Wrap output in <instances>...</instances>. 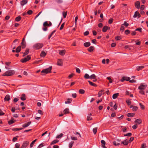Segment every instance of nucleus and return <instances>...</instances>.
I'll return each instance as SVG.
<instances>
[{
    "label": "nucleus",
    "instance_id": "1",
    "mask_svg": "<svg viewBox=\"0 0 148 148\" xmlns=\"http://www.w3.org/2000/svg\"><path fill=\"white\" fill-rule=\"evenodd\" d=\"M52 66H50L49 68L43 69L41 71V75H43L46 74L51 72L52 70Z\"/></svg>",
    "mask_w": 148,
    "mask_h": 148
},
{
    "label": "nucleus",
    "instance_id": "2",
    "mask_svg": "<svg viewBox=\"0 0 148 148\" xmlns=\"http://www.w3.org/2000/svg\"><path fill=\"white\" fill-rule=\"evenodd\" d=\"M15 71L13 70H10L7 71L2 75L3 76H11L14 74Z\"/></svg>",
    "mask_w": 148,
    "mask_h": 148
},
{
    "label": "nucleus",
    "instance_id": "3",
    "mask_svg": "<svg viewBox=\"0 0 148 148\" xmlns=\"http://www.w3.org/2000/svg\"><path fill=\"white\" fill-rule=\"evenodd\" d=\"M43 45L42 43H37L34 44L33 46L34 49L36 50L38 49L41 48Z\"/></svg>",
    "mask_w": 148,
    "mask_h": 148
},
{
    "label": "nucleus",
    "instance_id": "4",
    "mask_svg": "<svg viewBox=\"0 0 148 148\" xmlns=\"http://www.w3.org/2000/svg\"><path fill=\"white\" fill-rule=\"evenodd\" d=\"M31 58V56L29 55H28L27 56L26 58L21 59V61L22 63H25L28 61Z\"/></svg>",
    "mask_w": 148,
    "mask_h": 148
},
{
    "label": "nucleus",
    "instance_id": "5",
    "mask_svg": "<svg viewBox=\"0 0 148 148\" xmlns=\"http://www.w3.org/2000/svg\"><path fill=\"white\" fill-rule=\"evenodd\" d=\"M147 87V85L141 83L140 86L138 87V89L140 90H144Z\"/></svg>",
    "mask_w": 148,
    "mask_h": 148
},
{
    "label": "nucleus",
    "instance_id": "6",
    "mask_svg": "<svg viewBox=\"0 0 148 148\" xmlns=\"http://www.w3.org/2000/svg\"><path fill=\"white\" fill-rule=\"evenodd\" d=\"M29 144V143L28 141H24L20 148H26Z\"/></svg>",
    "mask_w": 148,
    "mask_h": 148
},
{
    "label": "nucleus",
    "instance_id": "7",
    "mask_svg": "<svg viewBox=\"0 0 148 148\" xmlns=\"http://www.w3.org/2000/svg\"><path fill=\"white\" fill-rule=\"evenodd\" d=\"M130 79V78L128 77H123L121 79V81L123 82L124 81H129Z\"/></svg>",
    "mask_w": 148,
    "mask_h": 148
},
{
    "label": "nucleus",
    "instance_id": "8",
    "mask_svg": "<svg viewBox=\"0 0 148 148\" xmlns=\"http://www.w3.org/2000/svg\"><path fill=\"white\" fill-rule=\"evenodd\" d=\"M137 16H138V18H139L140 17V15L138 12L136 11L134 13V14L133 16V17L134 18H136Z\"/></svg>",
    "mask_w": 148,
    "mask_h": 148
},
{
    "label": "nucleus",
    "instance_id": "9",
    "mask_svg": "<svg viewBox=\"0 0 148 148\" xmlns=\"http://www.w3.org/2000/svg\"><path fill=\"white\" fill-rule=\"evenodd\" d=\"M31 123V121L29 122H27V123H25L23 125L22 127L23 128L26 127L28 126Z\"/></svg>",
    "mask_w": 148,
    "mask_h": 148
},
{
    "label": "nucleus",
    "instance_id": "10",
    "mask_svg": "<svg viewBox=\"0 0 148 148\" xmlns=\"http://www.w3.org/2000/svg\"><path fill=\"white\" fill-rule=\"evenodd\" d=\"M66 52V50L64 49L60 50L59 51V54L60 55L63 56L65 55Z\"/></svg>",
    "mask_w": 148,
    "mask_h": 148
},
{
    "label": "nucleus",
    "instance_id": "11",
    "mask_svg": "<svg viewBox=\"0 0 148 148\" xmlns=\"http://www.w3.org/2000/svg\"><path fill=\"white\" fill-rule=\"evenodd\" d=\"M135 7L138 9H139L140 6V2L139 1H136L135 4Z\"/></svg>",
    "mask_w": 148,
    "mask_h": 148
},
{
    "label": "nucleus",
    "instance_id": "12",
    "mask_svg": "<svg viewBox=\"0 0 148 148\" xmlns=\"http://www.w3.org/2000/svg\"><path fill=\"white\" fill-rule=\"evenodd\" d=\"M59 142V140L58 139L52 141L50 143V145H52L55 144Z\"/></svg>",
    "mask_w": 148,
    "mask_h": 148
},
{
    "label": "nucleus",
    "instance_id": "13",
    "mask_svg": "<svg viewBox=\"0 0 148 148\" xmlns=\"http://www.w3.org/2000/svg\"><path fill=\"white\" fill-rule=\"evenodd\" d=\"M25 40L24 38H23L22 40V41L21 43V45H22V48H24L26 47V43L25 42H24V41Z\"/></svg>",
    "mask_w": 148,
    "mask_h": 148
},
{
    "label": "nucleus",
    "instance_id": "14",
    "mask_svg": "<svg viewBox=\"0 0 148 148\" xmlns=\"http://www.w3.org/2000/svg\"><path fill=\"white\" fill-rule=\"evenodd\" d=\"M29 49H26L25 52L23 53V56L24 57L26 55H27L29 53Z\"/></svg>",
    "mask_w": 148,
    "mask_h": 148
},
{
    "label": "nucleus",
    "instance_id": "15",
    "mask_svg": "<svg viewBox=\"0 0 148 148\" xmlns=\"http://www.w3.org/2000/svg\"><path fill=\"white\" fill-rule=\"evenodd\" d=\"M104 90H101L99 91L98 93V97H101V95L102 94H104Z\"/></svg>",
    "mask_w": 148,
    "mask_h": 148
},
{
    "label": "nucleus",
    "instance_id": "16",
    "mask_svg": "<svg viewBox=\"0 0 148 148\" xmlns=\"http://www.w3.org/2000/svg\"><path fill=\"white\" fill-rule=\"evenodd\" d=\"M10 96L8 95H7L4 98V100L5 101H8L10 100Z\"/></svg>",
    "mask_w": 148,
    "mask_h": 148
},
{
    "label": "nucleus",
    "instance_id": "17",
    "mask_svg": "<svg viewBox=\"0 0 148 148\" xmlns=\"http://www.w3.org/2000/svg\"><path fill=\"white\" fill-rule=\"evenodd\" d=\"M101 146L102 147L104 148H106V147H105V144L106 142L103 140H102L101 141Z\"/></svg>",
    "mask_w": 148,
    "mask_h": 148
},
{
    "label": "nucleus",
    "instance_id": "18",
    "mask_svg": "<svg viewBox=\"0 0 148 148\" xmlns=\"http://www.w3.org/2000/svg\"><path fill=\"white\" fill-rule=\"evenodd\" d=\"M27 2V0H22L21 2V4L22 5H24Z\"/></svg>",
    "mask_w": 148,
    "mask_h": 148
},
{
    "label": "nucleus",
    "instance_id": "19",
    "mask_svg": "<svg viewBox=\"0 0 148 148\" xmlns=\"http://www.w3.org/2000/svg\"><path fill=\"white\" fill-rule=\"evenodd\" d=\"M62 60H58L57 62L58 65L60 66H62Z\"/></svg>",
    "mask_w": 148,
    "mask_h": 148
},
{
    "label": "nucleus",
    "instance_id": "20",
    "mask_svg": "<svg viewBox=\"0 0 148 148\" xmlns=\"http://www.w3.org/2000/svg\"><path fill=\"white\" fill-rule=\"evenodd\" d=\"M134 122L136 123L139 124L141 123L142 121L140 119H138L136 120Z\"/></svg>",
    "mask_w": 148,
    "mask_h": 148
},
{
    "label": "nucleus",
    "instance_id": "21",
    "mask_svg": "<svg viewBox=\"0 0 148 148\" xmlns=\"http://www.w3.org/2000/svg\"><path fill=\"white\" fill-rule=\"evenodd\" d=\"M121 143L125 145H126L128 144V141L127 140H125L121 142Z\"/></svg>",
    "mask_w": 148,
    "mask_h": 148
},
{
    "label": "nucleus",
    "instance_id": "22",
    "mask_svg": "<svg viewBox=\"0 0 148 148\" xmlns=\"http://www.w3.org/2000/svg\"><path fill=\"white\" fill-rule=\"evenodd\" d=\"M144 66H137L136 67V70L137 71H138L143 69Z\"/></svg>",
    "mask_w": 148,
    "mask_h": 148
},
{
    "label": "nucleus",
    "instance_id": "23",
    "mask_svg": "<svg viewBox=\"0 0 148 148\" xmlns=\"http://www.w3.org/2000/svg\"><path fill=\"white\" fill-rule=\"evenodd\" d=\"M94 49V47L93 46H90L88 49V50L90 52H91L93 51Z\"/></svg>",
    "mask_w": 148,
    "mask_h": 148
},
{
    "label": "nucleus",
    "instance_id": "24",
    "mask_svg": "<svg viewBox=\"0 0 148 148\" xmlns=\"http://www.w3.org/2000/svg\"><path fill=\"white\" fill-rule=\"evenodd\" d=\"M84 45L85 47H88L90 46V42H86L84 44Z\"/></svg>",
    "mask_w": 148,
    "mask_h": 148
},
{
    "label": "nucleus",
    "instance_id": "25",
    "mask_svg": "<svg viewBox=\"0 0 148 148\" xmlns=\"http://www.w3.org/2000/svg\"><path fill=\"white\" fill-rule=\"evenodd\" d=\"M108 29V27L106 25L104 26L102 29V31L103 32H106Z\"/></svg>",
    "mask_w": 148,
    "mask_h": 148
},
{
    "label": "nucleus",
    "instance_id": "26",
    "mask_svg": "<svg viewBox=\"0 0 148 148\" xmlns=\"http://www.w3.org/2000/svg\"><path fill=\"white\" fill-rule=\"evenodd\" d=\"M130 108H133L132 110L134 111H136L138 109V107L137 106H134L132 105L130 106Z\"/></svg>",
    "mask_w": 148,
    "mask_h": 148
},
{
    "label": "nucleus",
    "instance_id": "27",
    "mask_svg": "<svg viewBox=\"0 0 148 148\" xmlns=\"http://www.w3.org/2000/svg\"><path fill=\"white\" fill-rule=\"evenodd\" d=\"M64 114H67L69 113V109L68 108H66L64 110Z\"/></svg>",
    "mask_w": 148,
    "mask_h": 148
},
{
    "label": "nucleus",
    "instance_id": "28",
    "mask_svg": "<svg viewBox=\"0 0 148 148\" xmlns=\"http://www.w3.org/2000/svg\"><path fill=\"white\" fill-rule=\"evenodd\" d=\"M88 82H89V84L90 85H91L92 86H93L94 87H97V85L96 84L92 82H91L90 81H88Z\"/></svg>",
    "mask_w": 148,
    "mask_h": 148
},
{
    "label": "nucleus",
    "instance_id": "29",
    "mask_svg": "<svg viewBox=\"0 0 148 148\" xmlns=\"http://www.w3.org/2000/svg\"><path fill=\"white\" fill-rule=\"evenodd\" d=\"M25 95L24 94H22L21 97V99L23 101H24L26 100V98L25 97Z\"/></svg>",
    "mask_w": 148,
    "mask_h": 148
},
{
    "label": "nucleus",
    "instance_id": "30",
    "mask_svg": "<svg viewBox=\"0 0 148 148\" xmlns=\"http://www.w3.org/2000/svg\"><path fill=\"white\" fill-rule=\"evenodd\" d=\"M119 95V93H115L112 96V98L114 99L116 98Z\"/></svg>",
    "mask_w": 148,
    "mask_h": 148
},
{
    "label": "nucleus",
    "instance_id": "31",
    "mask_svg": "<svg viewBox=\"0 0 148 148\" xmlns=\"http://www.w3.org/2000/svg\"><path fill=\"white\" fill-rule=\"evenodd\" d=\"M72 101V99H71L68 98L67 99V101H65V103L66 104L70 103H71Z\"/></svg>",
    "mask_w": 148,
    "mask_h": 148
},
{
    "label": "nucleus",
    "instance_id": "32",
    "mask_svg": "<svg viewBox=\"0 0 148 148\" xmlns=\"http://www.w3.org/2000/svg\"><path fill=\"white\" fill-rule=\"evenodd\" d=\"M46 53L44 51H42L40 53V56L41 57H44L46 56Z\"/></svg>",
    "mask_w": 148,
    "mask_h": 148
},
{
    "label": "nucleus",
    "instance_id": "33",
    "mask_svg": "<svg viewBox=\"0 0 148 148\" xmlns=\"http://www.w3.org/2000/svg\"><path fill=\"white\" fill-rule=\"evenodd\" d=\"M21 46H19L16 49V52L17 53H18L20 52L21 50Z\"/></svg>",
    "mask_w": 148,
    "mask_h": 148
},
{
    "label": "nucleus",
    "instance_id": "34",
    "mask_svg": "<svg viewBox=\"0 0 148 148\" xmlns=\"http://www.w3.org/2000/svg\"><path fill=\"white\" fill-rule=\"evenodd\" d=\"M135 114L134 113H129L127 114V116L129 117H133L134 116Z\"/></svg>",
    "mask_w": 148,
    "mask_h": 148
},
{
    "label": "nucleus",
    "instance_id": "35",
    "mask_svg": "<svg viewBox=\"0 0 148 148\" xmlns=\"http://www.w3.org/2000/svg\"><path fill=\"white\" fill-rule=\"evenodd\" d=\"M37 140V139H35L30 144V147L31 148L32 147L34 144L35 142Z\"/></svg>",
    "mask_w": 148,
    "mask_h": 148
},
{
    "label": "nucleus",
    "instance_id": "36",
    "mask_svg": "<svg viewBox=\"0 0 148 148\" xmlns=\"http://www.w3.org/2000/svg\"><path fill=\"white\" fill-rule=\"evenodd\" d=\"M84 78L86 79L90 78V76L87 73L85 74L84 76Z\"/></svg>",
    "mask_w": 148,
    "mask_h": 148
},
{
    "label": "nucleus",
    "instance_id": "37",
    "mask_svg": "<svg viewBox=\"0 0 148 148\" xmlns=\"http://www.w3.org/2000/svg\"><path fill=\"white\" fill-rule=\"evenodd\" d=\"M85 90L83 89H80L79 90V93L81 94H84L85 93Z\"/></svg>",
    "mask_w": 148,
    "mask_h": 148
},
{
    "label": "nucleus",
    "instance_id": "38",
    "mask_svg": "<svg viewBox=\"0 0 148 148\" xmlns=\"http://www.w3.org/2000/svg\"><path fill=\"white\" fill-rule=\"evenodd\" d=\"M96 78V76L94 74H93L90 76V79H95Z\"/></svg>",
    "mask_w": 148,
    "mask_h": 148
},
{
    "label": "nucleus",
    "instance_id": "39",
    "mask_svg": "<svg viewBox=\"0 0 148 148\" xmlns=\"http://www.w3.org/2000/svg\"><path fill=\"white\" fill-rule=\"evenodd\" d=\"M67 11L66 12L64 11L62 12V14H63V16L64 18H65L66 17V16L67 15Z\"/></svg>",
    "mask_w": 148,
    "mask_h": 148
},
{
    "label": "nucleus",
    "instance_id": "40",
    "mask_svg": "<svg viewBox=\"0 0 148 148\" xmlns=\"http://www.w3.org/2000/svg\"><path fill=\"white\" fill-rule=\"evenodd\" d=\"M21 17L20 16H18L16 18L15 20L16 21L18 22L19 21L21 20Z\"/></svg>",
    "mask_w": 148,
    "mask_h": 148
},
{
    "label": "nucleus",
    "instance_id": "41",
    "mask_svg": "<svg viewBox=\"0 0 148 148\" xmlns=\"http://www.w3.org/2000/svg\"><path fill=\"white\" fill-rule=\"evenodd\" d=\"M74 144V142L71 141L69 144V148H71L72 147L73 144Z\"/></svg>",
    "mask_w": 148,
    "mask_h": 148
},
{
    "label": "nucleus",
    "instance_id": "42",
    "mask_svg": "<svg viewBox=\"0 0 148 148\" xmlns=\"http://www.w3.org/2000/svg\"><path fill=\"white\" fill-rule=\"evenodd\" d=\"M56 30H53L52 32V33H51V34L49 35V36L48 37V39H49L50 38H51V37L52 36L53 34L55 32H56Z\"/></svg>",
    "mask_w": 148,
    "mask_h": 148
},
{
    "label": "nucleus",
    "instance_id": "43",
    "mask_svg": "<svg viewBox=\"0 0 148 148\" xmlns=\"http://www.w3.org/2000/svg\"><path fill=\"white\" fill-rule=\"evenodd\" d=\"M97 128L95 127L93 129V132L94 134H96L97 131Z\"/></svg>",
    "mask_w": 148,
    "mask_h": 148
},
{
    "label": "nucleus",
    "instance_id": "44",
    "mask_svg": "<svg viewBox=\"0 0 148 148\" xmlns=\"http://www.w3.org/2000/svg\"><path fill=\"white\" fill-rule=\"evenodd\" d=\"M113 144L115 146H118L120 145L119 142H117L116 141H114L113 142Z\"/></svg>",
    "mask_w": 148,
    "mask_h": 148
},
{
    "label": "nucleus",
    "instance_id": "45",
    "mask_svg": "<svg viewBox=\"0 0 148 148\" xmlns=\"http://www.w3.org/2000/svg\"><path fill=\"white\" fill-rule=\"evenodd\" d=\"M63 136V134L62 133H61L60 134L58 135L56 137V138H59L62 137Z\"/></svg>",
    "mask_w": 148,
    "mask_h": 148
},
{
    "label": "nucleus",
    "instance_id": "46",
    "mask_svg": "<svg viewBox=\"0 0 148 148\" xmlns=\"http://www.w3.org/2000/svg\"><path fill=\"white\" fill-rule=\"evenodd\" d=\"M132 134L131 133H128L127 134H124V136H132Z\"/></svg>",
    "mask_w": 148,
    "mask_h": 148
},
{
    "label": "nucleus",
    "instance_id": "47",
    "mask_svg": "<svg viewBox=\"0 0 148 148\" xmlns=\"http://www.w3.org/2000/svg\"><path fill=\"white\" fill-rule=\"evenodd\" d=\"M43 26L44 27H45L46 26H49V25H48V23H47V21H45V22L44 23H43Z\"/></svg>",
    "mask_w": 148,
    "mask_h": 148
},
{
    "label": "nucleus",
    "instance_id": "48",
    "mask_svg": "<svg viewBox=\"0 0 148 148\" xmlns=\"http://www.w3.org/2000/svg\"><path fill=\"white\" fill-rule=\"evenodd\" d=\"M20 145L19 143H16L15 144V148H19Z\"/></svg>",
    "mask_w": 148,
    "mask_h": 148
},
{
    "label": "nucleus",
    "instance_id": "49",
    "mask_svg": "<svg viewBox=\"0 0 148 148\" xmlns=\"http://www.w3.org/2000/svg\"><path fill=\"white\" fill-rule=\"evenodd\" d=\"M18 137V136H16V137H14L13 138L12 141L13 142H15V141H16L17 140V137Z\"/></svg>",
    "mask_w": 148,
    "mask_h": 148
},
{
    "label": "nucleus",
    "instance_id": "50",
    "mask_svg": "<svg viewBox=\"0 0 148 148\" xmlns=\"http://www.w3.org/2000/svg\"><path fill=\"white\" fill-rule=\"evenodd\" d=\"M45 145H43V143H41L40 144L38 147L37 148H41V147L44 146Z\"/></svg>",
    "mask_w": 148,
    "mask_h": 148
},
{
    "label": "nucleus",
    "instance_id": "51",
    "mask_svg": "<svg viewBox=\"0 0 148 148\" xmlns=\"http://www.w3.org/2000/svg\"><path fill=\"white\" fill-rule=\"evenodd\" d=\"M113 21V19L112 18H110L108 21V23L111 24Z\"/></svg>",
    "mask_w": 148,
    "mask_h": 148
},
{
    "label": "nucleus",
    "instance_id": "52",
    "mask_svg": "<svg viewBox=\"0 0 148 148\" xmlns=\"http://www.w3.org/2000/svg\"><path fill=\"white\" fill-rule=\"evenodd\" d=\"M64 23L61 25V27L60 28V30H62L63 29L64 26Z\"/></svg>",
    "mask_w": 148,
    "mask_h": 148
},
{
    "label": "nucleus",
    "instance_id": "53",
    "mask_svg": "<svg viewBox=\"0 0 148 148\" xmlns=\"http://www.w3.org/2000/svg\"><path fill=\"white\" fill-rule=\"evenodd\" d=\"M14 122L13 120H11L10 121H8V123L9 125H10L14 123Z\"/></svg>",
    "mask_w": 148,
    "mask_h": 148
},
{
    "label": "nucleus",
    "instance_id": "54",
    "mask_svg": "<svg viewBox=\"0 0 148 148\" xmlns=\"http://www.w3.org/2000/svg\"><path fill=\"white\" fill-rule=\"evenodd\" d=\"M71 138L73 140H77V138L76 137H73V136L71 137Z\"/></svg>",
    "mask_w": 148,
    "mask_h": 148
},
{
    "label": "nucleus",
    "instance_id": "55",
    "mask_svg": "<svg viewBox=\"0 0 148 148\" xmlns=\"http://www.w3.org/2000/svg\"><path fill=\"white\" fill-rule=\"evenodd\" d=\"M146 147V144L145 143H143L142 144L141 146V148H145Z\"/></svg>",
    "mask_w": 148,
    "mask_h": 148
},
{
    "label": "nucleus",
    "instance_id": "56",
    "mask_svg": "<svg viewBox=\"0 0 148 148\" xmlns=\"http://www.w3.org/2000/svg\"><path fill=\"white\" fill-rule=\"evenodd\" d=\"M32 12L33 11L32 10H30L27 12V13L29 15H31L32 13Z\"/></svg>",
    "mask_w": 148,
    "mask_h": 148
},
{
    "label": "nucleus",
    "instance_id": "57",
    "mask_svg": "<svg viewBox=\"0 0 148 148\" xmlns=\"http://www.w3.org/2000/svg\"><path fill=\"white\" fill-rule=\"evenodd\" d=\"M92 118L90 116H87V121H90V120H92Z\"/></svg>",
    "mask_w": 148,
    "mask_h": 148
},
{
    "label": "nucleus",
    "instance_id": "58",
    "mask_svg": "<svg viewBox=\"0 0 148 148\" xmlns=\"http://www.w3.org/2000/svg\"><path fill=\"white\" fill-rule=\"evenodd\" d=\"M139 105L140 106L141 108L142 109H143V110L144 109V106L143 105V104H142L141 103H139Z\"/></svg>",
    "mask_w": 148,
    "mask_h": 148
},
{
    "label": "nucleus",
    "instance_id": "59",
    "mask_svg": "<svg viewBox=\"0 0 148 148\" xmlns=\"http://www.w3.org/2000/svg\"><path fill=\"white\" fill-rule=\"evenodd\" d=\"M138 127V125L137 124H135L132 127V128L133 129H136Z\"/></svg>",
    "mask_w": 148,
    "mask_h": 148
},
{
    "label": "nucleus",
    "instance_id": "60",
    "mask_svg": "<svg viewBox=\"0 0 148 148\" xmlns=\"http://www.w3.org/2000/svg\"><path fill=\"white\" fill-rule=\"evenodd\" d=\"M130 31L128 30H126L125 31V34L126 35H128L130 33Z\"/></svg>",
    "mask_w": 148,
    "mask_h": 148
},
{
    "label": "nucleus",
    "instance_id": "61",
    "mask_svg": "<svg viewBox=\"0 0 148 148\" xmlns=\"http://www.w3.org/2000/svg\"><path fill=\"white\" fill-rule=\"evenodd\" d=\"M115 38L116 40H118L121 39V38L120 36H117L115 37Z\"/></svg>",
    "mask_w": 148,
    "mask_h": 148
},
{
    "label": "nucleus",
    "instance_id": "62",
    "mask_svg": "<svg viewBox=\"0 0 148 148\" xmlns=\"http://www.w3.org/2000/svg\"><path fill=\"white\" fill-rule=\"evenodd\" d=\"M122 25H124L125 27H127L128 26L129 24L128 23H127L126 21H125L124 22V23L122 24Z\"/></svg>",
    "mask_w": 148,
    "mask_h": 148
},
{
    "label": "nucleus",
    "instance_id": "63",
    "mask_svg": "<svg viewBox=\"0 0 148 148\" xmlns=\"http://www.w3.org/2000/svg\"><path fill=\"white\" fill-rule=\"evenodd\" d=\"M107 79L109 80V82L110 83H112V80L110 77H107Z\"/></svg>",
    "mask_w": 148,
    "mask_h": 148
},
{
    "label": "nucleus",
    "instance_id": "64",
    "mask_svg": "<svg viewBox=\"0 0 148 148\" xmlns=\"http://www.w3.org/2000/svg\"><path fill=\"white\" fill-rule=\"evenodd\" d=\"M126 103L128 105H130L131 104V102L130 100H126Z\"/></svg>",
    "mask_w": 148,
    "mask_h": 148
}]
</instances>
